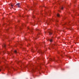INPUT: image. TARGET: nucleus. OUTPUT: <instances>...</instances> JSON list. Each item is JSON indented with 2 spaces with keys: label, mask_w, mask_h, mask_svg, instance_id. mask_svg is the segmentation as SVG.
I'll return each mask as SVG.
<instances>
[{
  "label": "nucleus",
  "mask_w": 79,
  "mask_h": 79,
  "mask_svg": "<svg viewBox=\"0 0 79 79\" xmlns=\"http://www.w3.org/2000/svg\"><path fill=\"white\" fill-rule=\"evenodd\" d=\"M16 5H17L18 8H20V6H21V5H20V3H18L17 4H16Z\"/></svg>",
  "instance_id": "nucleus-1"
},
{
  "label": "nucleus",
  "mask_w": 79,
  "mask_h": 79,
  "mask_svg": "<svg viewBox=\"0 0 79 79\" xmlns=\"http://www.w3.org/2000/svg\"><path fill=\"white\" fill-rule=\"evenodd\" d=\"M37 52L38 53H42V51L40 50H38V51H37Z\"/></svg>",
  "instance_id": "nucleus-2"
},
{
  "label": "nucleus",
  "mask_w": 79,
  "mask_h": 79,
  "mask_svg": "<svg viewBox=\"0 0 79 79\" xmlns=\"http://www.w3.org/2000/svg\"><path fill=\"white\" fill-rule=\"evenodd\" d=\"M57 16L58 17H60V15L59 14H57Z\"/></svg>",
  "instance_id": "nucleus-3"
},
{
  "label": "nucleus",
  "mask_w": 79,
  "mask_h": 79,
  "mask_svg": "<svg viewBox=\"0 0 79 79\" xmlns=\"http://www.w3.org/2000/svg\"><path fill=\"white\" fill-rule=\"evenodd\" d=\"M2 47H6V45H5V44H4L3 45H2Z\"/></svg>",
  "instance_id": "nucleus-4"
},
{
  "label": "nucleus",
  "mask_w": 79,
  "mask_h": 79,
  "mask_svg": "<svg viewBox=\"0 0 79 79\" xmlns=\"http://www.w3.org/2000/svg\"><path fill=\"white\" fill-rule=\"evenodd\" d=\"M49 33L50 35H52V33L50 32H49Z\"/></svg>",
  "instance_id": "nucleus-5"
},
{
  "label": "nucleus",
  "mask_w": 79,
  "mask_h": 79,
  "mask_svg": "<svg viewBox=\"0 0 79 79\" xmlns=\"http://www.w3.org/2000/svg\"><path fill=\"white\" fill-rule=\"evenodd\" d=\"M49 41L50 42H52V39H51L49 40Z\"/></svg>",
  "instance_id": "nucleus-6"
},
{
  "label": "nucleus",
  "mask_w": 79,
  "mask_h": 79,
  "mask_svg": "<svg viewBox=\"0 0 79 79\" xmlns=\"http://www.w3.org/2000/svg\"><path fill=\"white\" fill-rule=\"evenodd\" d=\"M14 52L15 53H17V52L16 51V50H15L14 51Z\"/></svg>",
  "instance_id": "nucleus-7"
},
{
  "label": "nucleus",
  "mask_w": 79,
  "mask_h": 79,
  "mask_svg": "<svg viewBox=\"0 0 79 79\" xmlns=\"http://www.w3.org/2000/svg\"><path fill=\"white\" fill-rule=\"evenodd\" d=\"M11 7H13V5L12 4H11Z\"/></svg>",
  "instance_id": "nucleus-8"
},
{
  "label": "nucleus",
  "mask_w": 79,
  "mask_h": 79,
  "mask_svg": "<svg viewBox=\"0 0 79 79\" xmlns=\"http://www.w3.org/2000/svg\"><path fill=\"white\" fill-rule=\"evenodd\" d=\"M61 10H63V7H62L61 8Z\"/></svg>",
  "instance_id": "nucleus-9"
},
{
  "label": "nucleus",
  "mask_w": 79,
  "mask_h": 79,
  "mask_svg": "<svg viewBox=\"0 0 79 79\" xmlns=\"http://www.w3.org/2000/svg\"><path fill=\"white\" fill-rule=\"evenodd\" d=\"M33 71H34V69H32V72H33Z\"/></svg>",
  "instance_id": "nucleus-10"
},
{
  "label": "nucleus",
  "mask_w": 79,
  "mask_h": 79,
  "mask_svg": "<svg viewBox=\"0 0 79 79\" xmlns=\"http://www.w3.org/2000/svg\"><path fill=\"white\" fill-rule=\"evenodd\" d=\"M0 71H1V69H0Z\"/></svg>",
  "instance_id": "nucleus-11"
}]
</instances>
